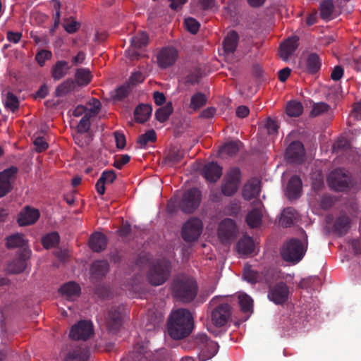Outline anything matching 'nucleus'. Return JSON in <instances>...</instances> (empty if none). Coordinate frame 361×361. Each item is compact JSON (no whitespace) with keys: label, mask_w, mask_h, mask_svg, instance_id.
Returning a JSON list of instances; mask_svg holds the SVG:
<instances>
[{"label":"nucleus","mask_w":361,"mask_h":361,"mask_svg":"<svg viewBox=\"0 0 361 361\" xmlns=\"http://www.w3.org/2000/svg\"><path fill=\"white\" fill-rule=\"evenodd\" d=\"M193 326V317L188 309H178L173 312L168 319V334L174 340L183 339L188 336Z\"/></svg>","instance_id":"nucleus-1"},{"label":"nucleus","mask_w":361,"mask_h":361,"mask_svg":"<svg viewBox=\"0 0 361 361\" xmlns=\"http://www.w3.org/2000/svg\"><path fill=\"white\" fill-rule=\"evenodd\" d=\"M172 296L183 303L192 302L198 293V286L194 278L187 275H178L171 283Z\"/></svg>","instance_id":"nucleus-2"},{"label":"nucleus","mask_w":361,"mask_h":361,"mask_svg":"<svg viewBox=\"0 0 361 361\" xmlns=\"http://www.w3.org/2000/svg\"><path fill=\"white\" fill-rule=\"evenodd\" d=\"M304 243L298 238H291L283 244L281 250L282 259L286 262L298 263L303 257L307 248V235L302 230Z\"/></svg>","instance_id":"nucleus-3"},{"label":"nucleus","mask_w":361,"mask_h":361,"mask_svg":"<svg viewBox=\"0 0 361 361\" xmlns=\"http://www.w3.org/2000/svg\"><path fill=\"white\" fill-rule=\"evenodd\" d=\"M274 279L270 274L264 276V283L269 287L267 297L269 300L276 305H283L288 300L290 289L283 281L273 284Z\"/></svg>","instance_id":"nucleus-4"},{"label":"nucleus","mask_w":361,"mask_h":361,"mask_svg":"<svg viewBox=\"0 0 361 361\" xmlns=\"http://www.w3.org/2000/svg\"><path fill=\"white\" fill-rule=\"evenodd\" d=\"M171 267L169 261L159 259L150 266L147 279L154 286L164 283L171 274Z\"/></svg>","instance_id":"nucleus-5"},{"label":"nucleus","mask_w":361,"mask_h":361,"mask_svg":"<svg viewBox=\"0 0 361 361\" xmlns=\"http://www.w3.org/2000/svg\"><path fill=\"white\" fill-rule=\"evenodd\" d=\"M327 182L332 190L343 192L350 189L353 184V179L348 171L338 168L329 174Z\"/></svg>","instance_id":"nucleus-6"},{"label":"nucleus","mask_w":361,"mask_h":361,"mask_svg":"<svg viewBox=\"0 0 361 361\" xmlns=\"http://www.w3.org/2000/svg\"><path fill=\"white\" fill-rule=\"evenodd\" d=\"M202 200V193L196 188L185 190L179 203V207L183 213L192 214L200 206Z\"/></svg>","instance_id":"nucleus-7"},{"label":"nucleus","mask_w":361,"mask_h":361,"mask_svg":"<svg viewBox=\"0 0 361 361\" xmlns=\"http://www.w3.org/2000/svg\"><path fill=\"white\" fill-rule=\"evenodd\" d=\"M241 172L238 167L231 168L225 175L221 185V192L227 197L233 196L238 190Z\"/></svg>","instance_id":"nucleus-8"},{"label":"nucleus","mask_w":361,"mask_h":361,"mask_svg":"<svg viewBox=\"0 0 361 361\" xmlns=\"http://www.w3.org/2000/svg\"><path fill=\"white\" fill-rule=\"evenodd\" d=\"M178 58V51L173 47H162L156 54L157 63L159 68L166 69L175 64Z\"/></svg>","instance_id":"nucleus-9"},{"label":"nucleus","mask_w":361,"mask_h":361,"mask_svg":"<svg viewBox=\"0 0 361 361\" xmlns=\"http://www.w3.org/2000/svg\"><path fill=\"white\" fill-rule=\"evenodd\" d=\"M202 223L197 218H191L185 223L182 229V238L188 242H194L202 233Z\"/></svg>","instance_id":"nucleus-10"},{"label":"nucleus","mask_w":361,"mask_h":361,"mask_svg":"<svg viewBox=\"0 0 361 361\" xmlns=\"http://www.w3.org/2000/svg\"><path fill=\"white\" fill-rule=\"evenodd\" d=\"M231 317V307L227 302L218 304L212 311V324L217 327L225 326Z\"/></svg>","instance_id":"nucleus-11"},{"label":"nucleus","mask_w":361,"mask_h":361,"mask_svg":"<svg viewBox=\"0 0 361 361\" xmlns=\"http://www.w3.org/2000/svg\"><path fill=\"white\" fill-rule=\"evenodd\" d=\"M195 343L201 350V353L205 359L214 357L219 350V345L216 342L210 340L205 334H199L195 339Z\"/></svg>","instance_id":"nucleus-12"},{"label":"nucleus","mask_w":361,"mask_h":361,"mask_svg":"<svg viewBox=\"0 0 361 361\" xmlns=\"http://www.w3.org/2000/svg\"><path fill=\"white\" fill-rule=\"evenodd\" d=\"M94 334L92 323L90 321L80 320L71 327L70 337L75 341H86Z\"/></svg>","instance_id":"nucleus-13"},{"label":"nucleus","mask_w":361,"mask_h":361,"mask_svg":"<svg viewBox=\"0 0 361 361\" xmlns=\"http://www.w3.org/2000/svg\"><path fill=\"white\" fill-rule=\"evenodd\" d=\"M16 166H11L0 172V197L5 196L12 189V183L18 173Z\"/></svg>","instance_id":"nucleus-14"},{"label":"nucleus","mask_w":361,"mask_h":361,"mask_svg":"<svg viewBox=\"0 0 361 361\" xmlns=\"http://www.w3.org/2000/svg\"><path fill=\"white\" fill-rule=\"evenodd\" d=\"M304 145L300 141L292 142L286 148V158L290 163L302 164L305 161Z\"/></svg>","instance_id":"nucleus-15"},{"label":"nucleus","mask_w":361,"mask_h":361,"mask_svg":"<svg viewBox=\"0 0 361 361\" xmlns=\"http://www.w3.org/2000/svg\"><path fill=\"white\" fill-rule=\"evenodd\" d=\"M237 228L235 223L231 219H225L219 226L218 236L223 243H228L236 237Z\"/></svg>","instance_id":"nucleus-16"},{"label":"nucleus","mask_w":361,"mask_h":361,"mask_svg":"<svg viewBox=\"0 0 361 361\" xmlns=\"http://www.w3.org/2000/svg\"><path fill=\"white\" fill-rule=\"evenodd\" d=\"M106 329L109 333L116 334L122 325V315L120 307H112L106 317Z\"/></svg>","instance_id":"nucleus-17"},{"label":"nucleus","mask_w":361,"mask_h":361,"mask_svg":"<svg viewBox=\"0 0 361 361\" xmlns=\"http://www.w3.org/2000/svg\"><path fill=\"white\" fill-rule=\"evenodd\" d=\"M39 216L38 209L27 206L19 213L18 223L20 226L32 225L39 219Z\"/></svg>","instance_id":"nucleus-18"},{"label":"nucleus","mask_w":361,"mask_h":361,"mask_svg":"<svg viewBox=\"0 0 361 361\" xmlns=\"http://www.w3.org/2000/svg\"><path fill=\"white\" fill-rule=\"evenodd\" d=\"M260 191L261 181L257 178H252L243 186V197L246 200H250L257 197Z\"/></svg>","instance_id":"nucleus-19"},{"label":"nucleus","mask_w":361,"mask_h":361,"mask_svg":"<svg viewBox=\"0 0 361 361\" xmlns=\"http://www.w3.org/2000/svg\"><path fill=\"white\" fill-rule=\"evenodd\" d=\"M299 38L297 36L289 37L280 47V56L283 61H287L298 47Z\"/></svg>","instance_id":"nucleus-20"},{"label":"nucleus","mask_w":361,"mask_h":361,"mask_svg":"<svg viewBox=\"0 0 361 361\" xmlns=\"http://www.w3.org/2000/svg\"><path fill=\"white\" fill-rule=\"evenodd\" d=\"M203 175L208 181L215 183L222 175V167L216 162H209L204 166Z\"/></svg>","instance_id":"nucleus-21"},{"label":"nucleus","mask_w":361,"mask_h":361,"mask_svg":"<svg viewBox=\"0 0 361 361\" xmlns=\"http://www.w3.org/2000/svg\"><path fill=\"white\" fill-rule=\"evenodd\" d=\"M107 245V238L104 234L100 232L92 233L89 239V246L95 252H100L105 250Z\"/></svg>","instance_id":"nucleus-22"},{"label":"nucleus","mask_w":361,"mask_h":361,"mask_svg":"<svg viewBox=\"0 0 361 361\" xmlns=\"http://www.w3.org/2000/svg\"><path fill=\"white\" fill-rule=\"evenodd\" d=\"M266 274H269L266 273L263 275L262 274H260L257 271L253 269L251 265L245 264L243 268V278L247 282L251 284H255L262 281L264 282V276Z\"/></svg>","instance_id":"nucleus-23"},{"label":"nucleus","mask_w":361,"mask_h":361,"mask_svg":"<svg viewBox=\"0 0 361 361\" xmlns=\"http://www.w3.org/2000/svg\"><path fill=\"white\" fill-rule=\"evenodd\" d=\"M109 270V265L106 260H96L92 262L90 267L91 275L96 279L104 278Z\"/></svg>","instance_id":"nucleus-24"},{"label":"nucleus","mask_w":361,"mask_h":361,"mask_svg":"<svg viewBox=\"0 0 361 361\" xmlns=\"http://www.w3.org/2000/svg\"><path fill=\"white\" fill-rule=\"evenodd\" d=\"M90 351L86 348L76 347L68 352L63 361H87Z\"/></svg>","instance_id":"nucleus-25"},{"label":"nucleus","mask_w":361,"mask_h":361,"mask_svg":"<svg viewBox=\"0 0 361 361\" xmlns=\"http://www.w3.org/2000/svg\"><path fill=\"white\" fill-rule=\"evenodd\" d=\"M71 66L68 62L60 60L55 63L51 67V74L54 80H59L64 78L68 73Z\"/></svg>","instance_id":"nucleus-26"},{"label":"nucleus","mask_w":361,"mask_h":361,"mask_svg":"<svg viewBox=\"0 0 361 361\" xmlns=\"http://www.w3.org/2000/svg\"><path fill=\"white\" fill-rule=\"evenodd\" d=\"M153 353L142 344L137 343L132 352L133 361H152Z\"/></svg>","instance_id":"nucleus-27"},{"label":"nucleus","mask_w":361,"mask_h":361,"mask_svg":"<svg viewBox=\"0 0 361 361\" xmlns=\"http://www.w3.org/2000/svg\"><path fill=\"white\" fill-rule=\"evenodd\" d=\"M302 191V180L298 176H293L288 181L287 186V195L288 198L295 199L300 196Z\"/></svg>","instance_id":"nucleus-28"},{"label":"nucleus","mask_w":361,"mask_h":361,"mask_svg":"<svg viewBox=\"0 0 361 361\" xmlns=\"http://www.w3.org/2000/svg\"><path fill=\"white\" fill-rule=\"evenodd\" d=\"M350 218L345 214H341L336 219L334 224V232L339 236H343L348 233L350 229Z\"/></svg>","instance_id":"nucleus-29"},{"label":"nucleus","mask_w":361,"mask_h":361,"mask_svg":"<svg viewBox=\"0 0 361 361\" xmlns=\"http://www.w3.org/2000/svg\"><path fill=\"white\" fill-rule=\"evenodd\" d=\"M80 287L75 282H68L60 288V292L63 296H65L68 300H73L79 297L80 294Z\"/></svg>","instance_id":"nucleus-30"},{"label":"nucleus","mask_w":361,"mask_h":361,"mask_svg":"<svg viewBox=\"0 0 361 361\" xmlns=\"http://www.w3.org/2000/svg\"><path fill=\"white\" fill-rule=\"evenodd\" d=\"M152 108L149 104H140L134 111V116L136 122L143 123L146 122L152 114Z\"/></svg>","instance_id":"nucleus-31"},{"label":"nucleus","mask_w":361,"mask_h":361,"mask_svg":"<svg viewBox=\"0 0 361 361\" xmlns=\"http://www.w3.org/2000/svg\"><path fill=\"white\" fill-rule=\"evenodd\" d=\"M183 152L176 147H171L164 157L163 163L172 166L179 163L183 158Z\"/></svg>","instance_id":"nucleus-32"},{"label":"nucleus","mask_w":361,"mask_h":361,"mask_svg":"<svg viewBox=\"0 0 361 361\" xmlns=\"http://www.w3.org/2000/svg\"><path fill=\"white\" fill-rule=\"evenodd\" d=\"M239 36L237 32L234 30L230 31L227 36L225 37L223 45L225 52L232 54L233 53L238 46Z\"/></svg>","instance_id":"nucleus-33"},{"label":"nucleus","mask_w":361,"mask_h":361,"mask_svg":"<svg viewBox=\"0 0 361 361\" xmlns=\"http://www.w3.org/2000/svg\"><path fill=\"white\" fill-rule=\"evenodd\" d=\"M26 268L25 259L20 257L10 262L6 268V271L8 274H16L23 272Z\"/></svg>","instance_id":"nucleus-34"},{"label":"nucleus","mask_w":361,"mask_h":361,"mask_svg":"<svg viewBox=\"0 0 361 361\" xmlns=\"http://www.w3.org/2000/svg\"><path fill=\"white\" fill-rule=\"evenodd\" d=\"M296 216L297 212L295 209L292 207L286 208L281 214L279 224L283 227H290L293 224Z\"/></svg>","instance_id":"nucleus-35"},{"label":"nucleus","mask_w":361,"mask_h":361,"mask_svg":"<svg viewBox=\"0 0 361 361\" xmlns=\"http://www.w3.org/2000/svg\"><path fill=\"white\" fill-rule=\"evenodd\" d=\"M238 252L243 255H250L254 252L255 244L252 238L250 236H243L238 243Z\"/></svg>","instance_id":"nucleus-36"},{"label":"nucleus","mask_w":361,"mask_h":361,"mask_svg":"<svg viewBox=\"0 0 361 361\" xmlns=\"http://www.w3.org/2000/svg\"><path fill=\"white\" fill-rule=\"evenodd\" d=\"M262 213L260 209L255 208L246 216V222L250 228H257L262 224Z\"/></svg>","instance_id":"nucleus-37"},{"label":"nucleus","mask_w":361,"mask_h":361,"mask_svg":"<svg viewBox=\"0 0 361 361\" xmlns=\"http://www.w3.org/2000/svg\"><path fill=\"white\" fill-rule=\"evenodd\" d=\"M322 62L319 56L315 53L308 55L306 62L307 72L311 74L317 73L321 68Z\"/></svg>","instance_id":"nucleus-38"},{"label":"nucleus","mask_w":361,"mask_h":361,"mask_svg":"<svg viewBox=\"0 0 361 361\" xmlns=\"http://www.w3.org/2000/svg\"><path fill=\"white\" fill-rule=\"evenodd\" d=\"M75 88V81L72 79H68L59 85L55 90L56 97H61L66 96Z\"/></svg>","instance_id":"nucleus-39"},{"label":"nucleus","mask_w":361,"mask_h":361,"mask_svg":"<svg viewBox=\"0 0 361 361\" xmlns=\"http://www.w3.org/2000/svg\"><path fill=\"white\" fill-rule=\"evenodd\" d=\"M173 108L172 102H169L165 106L159 108L155 111V118L158 121L164 123L169 119V116L173 113Z\"/></svg>","instance_id":"nucleus-40"},{"label":"nucleus","mask_w":361,"mask_h":361,"mask_svg":"<svg viewBox=\"0 0 361 361\" xmlns=\"http://www.w3.org/2000/svg\"><path fill=\"white\" fill-rule=\"evenodd\" d=\"M26 245L27 240L21 233H17L6 238V245L8 248L23 247Z\"/></svg>","instance_id":"nucleus-41"},{"label":"nucleus","mask_w":361,"mask_h":361,"mask_svg":"<svg viewBox=\"0 0 361 361\" xmlns=\"http://www.w3.org/2000/svg\"><path fill=\"white\" fill-rule=\"evenodd\" d=\"M60 241V236L56 231L46 234L42 238L41 243L46 249H50L56 246Z\"/></svg>","instance_id":"nucleus-42"},{"label":"nucleus","mask_w":361,"mask_h":361,"mask_svg":"<svg viewBox=\"0 0 361 361\" xmlns=\"http://www.w3.org/2000/svg\"><path fill=\"white\" fill-rule=\"evenodd\" d=\"M75 77L77 84L80 86L87 85L92 78L90 70L82 68L77 69Z\"/></svg>","instance_id":"nucleus-43"},{"label":"nucleus","mask_w":361,"mask_h":361,"mask_svg":"<svg viewBox=\"0 0 361 361\" xmlns=\"http://www.w3.org/2000/svg\"><path fill=\"white\" fill-rule=\"evenodd\" d=\"M242 142L239 140L228 142L221 147L220 152L230 157H233L238 154Z\"/></svg>","instance_id":"nucleus-44"},{"label":"nucleus","mask_w":361,"mask_h":361,"mask_svg":"<svg viewBox=\"0 0 361 361\" xmlns=\"http://www.w3.org/2000/svg\"><path fill=\"white\" fill-rule=\"evenodd\" d=\"M207 98L204 94L197 92L191 97L190 108L193 111H197L204 106L207 104Z\"/></svg>","instance_id":"nucleus-45"},{"label":"nucleus","mask_w":361,"mask_h":361,"mask_svg":"<svg viewBox=\"0 0 361 361\" xmlns=\"http://www.w3.org/2000/svg\"><path fill=\"white\" fill-rule=\"evenodd\" d=\"M286 111L289 116L298 117L303 111V106L300 102L290 101L286 105Z\"/></svg>","instance_id":"nucleus-46"},{"label":"nucleus","mask_w":361,"mask_h":361,"mask_svg":"<svg viewBox=\"0 0 361 361\" xmlns=\"http://www.w3.org/2000/svg\"><path fill=\"white\" fill-rule=\"evenodd\" d=\"M334 5L331 0H324L319 6L320 16L324 20H329L333 13Z\"/></svg>","instance_id":"nucleus-47"},{"label":"nucleus","mask_w":361,"mask_h":361,"mask_svg":"<svg viewBox=\"0 0 361 361\" xmlns=\"http://www.w3.org/2000/svg\"><path fill=\"white\" fill-rule=\"evenodd\" d=\"M4 106L6 109L14 113L19 109V99L13 92H8L4 100Z\"/></svg>","instance_id":"nucleus-48"},{"label":"nucleus","mask_w":361,"mask_h":361,"mask_svg":"<svg viewBox=\"0 0 361 361\" xmlns=\"http://www.w3.org/2000/svg\"><path fill=\"white\" fill-rule=\"evenodd\" d=\"M156 140L157 134L155 131L152 129L140 135L137 138V142L140 145V147H145L148 142H154Z\"/></svg>","instance_id":"nucleus-49"},{"label":"nucleus","mask_w":361,"mask_h":361,"mask_svg":"<svg viewBox=\"0 0 361 361\" xmlns=\"http://www.w3.org/2000/svg\"><path fill=\"white\" fill-rule=\"evenodd\" d=\"M148 35L145 32H140L131 38V44L133 47L141 49L147 46L148 43Z\"/></svg>","instance_id":"nucleus-50"},{"label":"nucleus","mask_w":361,"mask_h":361,"mask_svg":"<svg viewBox=\"0 0 361 361\" xmlns=\"http://www.w3.org/2000/svg\"><path fill=\"white\" fill-rule=\"evenodd\" d=\"M90 113H86L80 119L77 126V131L78 133L83 134L87 133L91 126L90 123Z\"/></svg>","instance_id":"nucleus-51"},{"label":"nucleus","mask_w":361,"mask_h":361,"mask_svg":"<svg viewBox=\"0 0 361 361\" xmlns=\"http://www.w3.org/2000/svg\"><path fill=\"white\" fill-rule=\"evenodd\" d=\"M238 299L239 305L243 312H249L252 310L253 300L251 297L247 294H241L239 295Z\"/></svg>","instance_id":"nucleus-52"},{"label":"nucleus","mask_w":361,"mask_h":361,"mask_svg":"<svg viewBox=\"0 0 361 361\" xmlns=\"http://www.w3.org/2000/svg\"><path fill=\"white\" fill-rule=\"evenodd\" d=\"M226 212L229 216H237L240 211V202L239 200H232L225 208Z\"/></svg>","instance_id":"nucleus-53"},{"label":"nucleus","mask_w":361,"mask_h":361,"mask_svg":"<svg viewBox=\"0 0 361 361\" xmlns=\"http://www.w3.org/2000/svg\"><path fill=\"white\" fill-rule=\"evenodd\" d=\"M329 106L324 102H319L314 104L310 112V115L313 117L318 116L329 111Z\"/></svg>","instance_id":"nucleus-54"},{"label":"nucleus","mask_w":361,"mask_h":361,"mask_svg":"<svg viewBox=\"0 0 361 361\" xmlns=\"http://www.w3.org/2000/svg\"><path fill=\"white\" fill-rule=\"evenodd\" d=\"M335 202L334 196L325 194L320 198V207L324 210H328L333 207Z\"/></svg>","instance_id":"nucleus-55"},{"label":"nucleus","mask_w":361,"mask_h":361,"mask_svg":"<svg viewBox=\"0 0 361 361\" xmlns=\"http://www.w3.org/2000/svg\"><path fill=\"white\" fill-rule=\"evenodd\" d=\"M51 56L52 54L50 51L42 49L37 53L35 60L40 66H43L46 61L50 59Z\"/></svg>","instance_id":"nucleus-56"},{"label":"nucleus","mask_w":361,"mask_h":361,"mask_svg":"<svg viewBox=\"0 0 361 361\" xmlns=\"http://www.w3.org/2000/svg\"><path fill=\"white\" fill-rule=\"evenodd\" d=\"M185 25L187 30L193 35L196 34L200 28L199 22L192 18H186L185 20Z\"/></svg>","instance_id":"nucleus-57"},{"label":"nucleus","mask_w":361,"mask_h":361,"mask_svg":"<svg viewBox=\"0 0 361 361\" xmlns=\"http://www.w3.org/2000/svg\"><path fill=\"white\" fill-rule=\"evenodd\" d=\"M130 91L128 85H122L115 90L114 99L119 101L123 100L128 96Z\"/></svg>","instance_id":"nucleus-58"},{"label":"nucleus","mask_w":361,"mask_h":361,"mask_svg":"<svg viewBox=\"0 0 361 361\" xmlns=\"http://www.w3.org/2000/svg\"><path fill=\"white\" fill-rule=\"evenodd\" d=\"M106 184L112 183L116 178V174L114 170L104 171L99 177Z\"/></svg>","instance_id":"nucleus-59"},{"label":"nucleus","mask_w":361,"mask_h":361,"mask_svg":"<svg viewBox=\"0 0 361 361\" xmlns=\"http://www.w3.org/2000/svg\"><path fill=\"white\" fill-rule=\"evenodd\" d=\"M80 24L74 20H67L63 24L64 30L70 34L76 32L80 29Z\"/></svg>","instance_id":"nucleus-60"},{"label":"nucleus","mask_w":361,"mask_h":361,"mask_svg":"<svg viewBox=\"0 0 361 361\" xmlns=\"http://www.w3.org/2000/svg\"><path fill=\"white\" fill-rule=\"evenodd\" d=\"M33 142L38 152H42L48 148V144L43 137H36Z\"/></svg>","instance_id":"nucleus-61"},{"label":"nucleus","mask_w":361,"mask_h":361,"mask_svg":"<svg viewBox=\"0 0 361 361\" xmlns=\"http://www.w3.org/2000/svg\"><path fill=\"white\" fill-rule=\"evenodd\" d=\"M350 146V142L347 139L341 138L334 144V149L337 152L339 150H345L349 149Z\"/></svg>","instance_id":"nucleus-62"},{"label":"nucleus","mask_w":361,"mask_h":361,"mask_svg":"<svg viewBox=\"0 0 361 361\" xmlns=\"http://www.w3.org/2000/svg\"><path fill=\"white\" fill-rule=\"evenodd\" d=\"M130 160V157L128 154H122L119 158L116 159L113 166L118 169H121L123 166L128 164Z\"/></svg>","instance_id":"nucleus-63"},{"label":"nucleus","mask_w":361,"mask_h":361,"mask_svg":"<svg viewBox=\"0 0 361 361\" xmlns=\"http://www.w3.org/2000/svg\"><path fill=\"white\" fill-rule=\"evenodd\" d=\"M114 137L117 148L121 149H123L126 145V137L123 133L116 131L114 132Z\"/></svg>","instance_id":"nucleus-64"}]
</instances>
